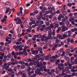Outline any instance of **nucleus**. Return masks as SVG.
<instances>
[{
	"instance_id": "obj_5",
	"label": "nucleus",
	"mask_w": 77,
	"mask_h": 77,
	"mask_svg": "<svg viewBox=\"0 0 77 77\" xmlns=\"http://www.w3.org/2000/svg\"><path fill=\"white\" fill-rule=\"evenodd\" d=\"M35 74H36L38 75H41V70L39 69H38L35 72Z\"/></svg>"
},
{
	"instance_id": "obj_51",
	"label": "nucleus",
	"mask_w": 77,
	"mask_h": 77,
	"mask_svg": "<svg viewBox=\"0 0 77 77\" xmlns=\"http://www.w3.org/2000/svg\"><path fill=\"white\" fill-rule=\"evenodd\" d=\"M24 11L25 12V14H28L29 13V11H27H27H26V10H24Z\"/></svg>"
},
{
	"instance_id": "obj_19",
	"label": "nucleus",
	"mask_w": 77,
	"mask_h": 77,
	"mask_svg": "<svg viewBox=\"0 0 77 77\" xmlns=\"http://www.w3.org/2000/svg\"><path fill=\"white\" fill-rule=\"evenodd\" d=\"M73 20H74V17H70V19H69V21L70 22H71Z\"/></svg>"
},
{
	"instance_id": "obj_55",
	"label": "nucleus",
	"mask_w": 77,
	"mask_h": 77,
	"mask_svg": "<svg viewBox=\"0 0 77 77\" xmlns=\"http://www.w3.org/2000/svg\"><path fill=\"white\" fill-rule=\"evenodd\" d=\"M45 60H48V59H49V58H48V56H47L45 57Z\"/></svg>"
},
{
	"instance_id": "obj_56",
	"label": "nucleus",
	"mask_w": 77,
	"mask_h": 77,
	"mask_svg": "<svg viewBox=\"0 0 77 77\" xmlns=\"http://www.w3.org/2000/svg\"><path fill=\"white\" fill-rule=\"evenodd\" d=\"M28 74L29 75H32V73L31 72L28 71Z\"/></svg>"
},
{
	"instance_id": "obj_52",
	"label": "nucleus",
	"mask_w": 77,
	"mask_h": 77,
	"mask_svg": "<svg viewBox=\"0 0 77 77\" xmlns=\"http://www.w3.org/2000/svg\"><path fill=\"white\" fill-rule=\"evenodd\" d=\"M63 36L64 38H66L68 36V35H66L65 34H63Z\"/></svg>"
},
{
	"instance_id": "obj_44",
	"label": "nucleus",
	"mask_w": 77,
	"mask_h": 77,
	"mask_svg": "<svg viewBox=\"0 0 77 77\" xmlns=\"http://www.w3.org/2000/svg\"><path fill=\"white\" fill-rule=\"evenodd\" d=\"M50 62H55V60L54 59H52L51 60H50Z\"/></svg>"
},
{
	"instance_id": "obj_57",
	"label": "nucleus",
	"mask_w": 77,
	"mask_h": 77,
	"mask_svg": "<svg viewBox=\"0 0 77 77\" xmlns=\"http://www.w3.org/2000/svg\"><path fill=\"white\" fill-rule=\"evenodd\" d=\"M11 54L12 55V56H14L15 55V53L14 51H12L11 53Z\"/></svg>"
},
{
	"instance_id": "obj_4",
	"label": "nucleus",
	"mask_w": 77,
	"mask_h": 77,
	"mask_svg": "<svg viewBox=\"0 0 77 77\" xmlns=\"http://www.w3.org/2000/svg\"><path fill=\"white\" fill-rule=\"evenodd\" d=\"M2 50V49L0 48V51H1ZM4 56H5V54L4 53H2L0 52V59L3 60Z\"/></svg>"
},
{
	"instance_id": "obj_35",
	"label": "nucleus",
	"mask_w": 77,
	"mask_h": 77,
	"mask_svg": "<svg viewBox=\"0 0 77 77\" xmlns=\"http://www.w3.org/2000/svg\"><path fill=\"white\" fill-rule=\"evenodd\" d=\"M24 47V46H20V47H19V50L20 51H21V50H23V48H22V47Z\"/></svg>"
},
{
	"instance_id": "obj_3",
	"label": "nucleus",
	"mask_w": 77,
	"mask_h": 77,
	"mask_svg": "<svg viewBox=\"0 0 77 77\" xmlns=\"http://www.w3.org/2000/svg\"><path fill=\"white\" fill-rule=\"evenodd\" d=\"M48 9H49V12L50 14H51L55 11V9L54 7H52V8L48 7Z\"/></svg>"
},
{
	"instance_id": "obj_58",
	"label": "nucleus",
	"mask_w": 77,
	"mask_h": 77,
	"mask_svg": "<svg viewBox=\"0 0 77 77\" xmlns=\"http://www.w3.org/2000/svg\"><path fill=\"white\" fill-rule=\"evenodd\" d=\"M42 48H38V51H42Z\"/></svg>"
},
{
	"instance_id": "obj_7",
	"label": "nucleus",
	"mask_w": 77,
	"mask_h": 77,
	"mask_svg": "<svg viewBox=\"0 0 77 77\" xmlns=\"http://www.w3.org/2000/svg\"><path fill=\"white\" fill-rule=\"evenodd\" d=\"M62 30L63 32H65L68 29V27H66L65 26H62Z\"/></svg>"
},
{
	"instance_id": "obj_21",
	"label": "nucleus",
	"mask_w": 77,
	"mask_h": 77,
	"mask_svg": "<svg viewBox=\"0 0 77 77\" xmlns=\"http://www.w3.org/2000/svg\"><path fill=\"white\" fill-rule=\"evenodd\" d=\"M45 39L44 41L47 42H48V40L49 39L48 38V37H46V36H45Z\"/></svg>"
},
{
	"instance_id": "obj_20",
	"label": "nucleus",
	"mask_w": 77,
	"mask_h": 77,
	"mask_svg": "<svg viewBox=\"0 0 77 77\" xmlns=\"http://www.w3.org/2000/svg\"><path fill=\"white\" fill-rule=\"evenodd\" d=\"M44 70L45 71H46L48 72H50V69H45Z\"/></svg>"
},
{
	"instance_id": "obj_50",
	"label": "nucleus",
	"mask_w": 77,
	"mask_h": 77,
	"mask_svg": "<svg viewBox=\"0 0 77 77\" xmlns=\"http://www.w3.org/2000/svg\"><path fill=\"white\" fill-rule=\"evenodd\" d=\"M46 24L48 26H49V25L50 24V23L49 22H47L46 23Z\"/></svg>"
},
{
	"instance_id": "obj_63",
	"label": "nucleus",
	"mask_w": 77,
	"mask_h": 77,
	"mask_svg": "<svg viewBox=\"0 0 77 77\" xmlns=\"http://www.w3.org/2000/svg\"><path fill=\"white\" fill-rule=\"evenodd\" d=\"M46 17H42V19L43 20H45Z\"/></svg>"
},
{
	"instance_id": "obj_13",
	"label": "nucleus",
	"mask_w": 77,
	"mask_h": 77,
	"mask_svg": "<svg viewBox=\"0 0 77 77\" xmlns=\"http://www.w3.org/2000/svg\"><path fill=\"white\" fill-rule=\"evenodd\" d=\"M64 59H66V60H67V61H69V57H67L66 56V55L64 56Z\"/></svg>"
},
{
	"instance_id": "obj_54",
	"label": "nucleus",
	"mask_w": 77,
	"mask_h": 77,
	"mask_svg": "<svg viewBox=\"0 0 77 77\" xmlns=\"http://www.w3.org/2000/svg\"><path fill=\"white\" fill-rule=\"evenodd\" d=\"M16 24H22V22L17 21L16 22Z\"/></svg>"
},
{
	"instance_id": "obj_9",
	"label": "nucleus",
	"mask_w": 77,
	"mask_h": 77,
	"mask_svg": "<svg viewBox=\"0 0 77 77\" xmlns=\"http://www.w3.org/2000/svg\"><path fill=\"white\" fill-rule=\"evenodd\" d=\"M47 37H48V38L49 39H52L53 38L51 37V32H50L49 33L48 36H47Z\"/></svg>"
},
{
	"instance_id": "obj_45",
	"label": "nucleus",
	"mask_w": 77,
	"mask_h": 77,
	"mask_svg": "<svg viewBox=\"0 0 77 77\" xmlns=\"http://www.w3.org/2000/svg\"><path fill=\"white\" fill-rule=\"evenodd\" d=\"M61 75L62 76H64V75H65V73L63 71L62 72Z\"/></svg>"
},
{
	"instance_id": "obj_30",
	"label": "nucleus",
	"mask_w": 77,
	"mask_h": 77,
	"mask_svg": "<svg viewBox=\"0 0 77 77\" xmlns=\"http://www.w3.org/2000/svg\"><path fill=\"white\" fill-rule=\"evenodd\" d=\"M55 42H56L55 43L58 44L59 43L60 41L59 39H57L55 40Z\"/></svg>"
},
{
	"instance_id": "obj_59",
	"label": "nucleus",
	"mask_w": 77,
	"mask_h": 77,
	"mask_svg": "<svg viewBox=\"0 0 77 77\" xmlns=\"http://www.w3.org/2000/svg\"><path fill=\"white\" fill-rule=\"evenodd\" d=\"M13 37L12 38V39L14 40V39L16 38V36H15V35H13Z\"/></svg>"
},
{
	"instance_id": "obj_2",
	"label": "nucleus",
	"mask_w": 77,
	"mask_h": 77,
	"mask_svg": "<svg viewBox=\"0 0 77 77\" xmlns=\"http://www.w3.org/2000/svg\"><path fill=\"white\" fill-rule=\"evenodd\" d=\"M42 61H41L40 62V63L39 64V62L38 61V60L36 61V63H34L35 65H36L37 64V67H41L42 66Z\"/></svg>"
},
{
	"instance_id": "obj_18",
	"label": "nucleus",
	"mask_w": 77,
	"mask_h": 77,
	"mask_svg": "<svg viewBox=\"0 0 77 77\" xmlns=\"http://www.w3.org/2000/svg\"><path fill=\"white\" fill-rule=\"evenodd\" d=\"M42 64L41 67H40V68H46V66H45V64H43V63L42 62Z\"/></svg>"
},
{
	"instance_id": "obj_46",
	"label": "nucleus",
	"mask_w": 77,
	"mask_h": 77,
	"mask_svg": "<svg viewBox=\"0 0 77 77\" xmlns=\"http://www.w3.org/2000/svg\"><path fill=\"white\" fill-rule=\"evenodd\" d=\"M13 71V69H9L8 70V72H11V71Z\"/></svg>"
},
{
	"instance_id": "obj_12",
	"label": "nucleus",
	"mask_w": 77,
	"mask_h": 77,
	"mask_svg": "<svg viewBox=\"0 0 77 77\" xmlns=\"http://www.w3.org/2000/svg\"><path fill=\"white\" fill-rule=\"evenodd\" d=\"M42 38L41 39V41H43L45 40L44 38H45V35H42Z\"/></svg>"
},
{
	"instance_id": "obj_40",
	"label": "nucleus",
	"mask_w": 77,
	"mask_h": 77,
	"mask_svg": "<svg viewBox=\"0 0 77 77\" xmlns=\"http://www.w3.org/2000/svg\"><path fill=\"white\" fill-rule=\"evenodd\" d=\"M21 68L22 69H24L26 67L25 66V65H22L21 66Z\"/></svg>"
},
{
	"instance_id": "obj_27",
	"label": "nucleus",
	"mask_w": 77,
	"mask_h": 77,
	"mask_svg": "<svg viewBox=\"0 0 77 77\" xmlns=\"http://www.w3.org/2000/svg\"><path fill=\"white\" fill-rule=\"evenodd\" d=\"M37 38H41V37H42V36L41 35H40V34H39V35H37Z\"/></svg>"
},
{
	"instance_id": "obj_24",
	"label": "nucleus",
	"mask_w": 77,
	"mask_h": 77,
	"mask_svg": "<svg viewBox=\"0 0 77 77\" xmlns=\"http://www.w3.org/2000/svg\"><path fill=\"white\" fill-rule=\"evenodd\" d=\"M57 39L58 38H59L60 39H61L62 38V35H60V34H58L57 35Z\"/></svg>"
},
{
	"instance_id": "obj_26",
	"label": "nucleus",
	"mask_w": 77,
	"mask_h": 77,
	"mask_svg": "<svg viewBox=\"0 0 77 77\" xmlns=\"http://www.w3.org/2000/svg\"><path fill=\"white\" fill-rule=\"evenodd\" d=\"M8 39H9V37L8 36H7L6 37V42H8Z\"/></svg>"
},
{
	"instance_id": "obj_42",
	"label": "nucleus",
	"mask_w": 77,
	"mask_h": 77,
	"mask_svg": "<svg viewBox=\"0 0 77 77\" xmlns=\"http://www.w3.org/2000/svg\"><path fill=\"white\" fill-rule=\"evenodd\" d=\"M33 63L32 62H30L29 63V65H30V66H33Z\"/></svg>"
},
{
	"instance_id": "obj_36",
	"label": "nucleus",
	"mask_w": 77,
	"mask_h": 77,
	"mask_svg": "<svg viewBox=\"0 0 77 77\" xmlns=\"http://www.w3.org/2000/svg\"><path fill=\"white\" fill-rule=\"evenodd\" d=\"M23 77H28L27 75V74L25 73H24V74L22 75Z\"/></svg>"
},
{
	"instance_id": "obj_14",
	"label": "nucleus",
	"mask_w": 77,
	"mask_h": 77,
	"mask_svg": "<svg viewBox=\"0 0 77 77\" xmlns=\"http://www.w3.org/2000/svg\"><path fill=\"white\" fill-rule=\"evenodd\" d=\"M59 24L55 23V26H54V29H56V27H59Z\"/></svg>"
},
{
	"instance_id": "obj_41",
	"label": "nucleus",
	"mask_w": 77,
	"mask_h": 77,
	"mask_svg": "<svg viewBox=\"0 0 77 77\" xmlns=\"http://www.w3.org/2000/svg\"><path fill=\"white\" fill-rule=\"evenodd\" d=\"M62 13L63 14V15H66V11H63Z\"/></svg>"
},
{
	"instance_id": "obj_39",
	"label": "nucleus",
	"mask_w": 77,
	"mask_h": 77,
	"mask_svg": "<svg viewBox=\"0 0 77 77\" xmlns=\"http://www.w3.org/2000/svg\"><path fill=\"white\" fill-rule=\"evenodd\" d=\"M24 64H25V66H29V64L27 63H25Z\"/></svg>"
},
{
	"instance_id": "obj_33",
	"label": "nucleus",
	"mask_w": 77,
	"mask_h": 77,
	"mask_svg": "<svg viewBox=\"0 0 77 77\" xmlns=\"http://www.w3.org/2000/svg\"><path fill=\"white\" fill-rule=\"evenodd\" d=\"M59 16L61 18H64V16H63L62 14H60Z\"/></svg>"
},
{
	"instance_id": "obj_8",
	"label": "nucleus",
	"mask_w": 77,
	"mask_h": 77,
	"mask_svg": "<svg viewBox=\"0 0 77 77\" xmlns=\"http://www.w3.org/2000/svg\"><path fill=\"white\" fill-rule=\"evenodd\" d=\"M15 64H17V63H15L14 62H10L8 63V65H9V66H11V65H15Z\"/></svg>"
},
{
	"instance_id": "obj_64",
	"label": "nucleus",
	"mask_w": 77,
	"mask_h": 77,
	"mask_svg": "<svg viewBox=\"0 0 77 77\" xmlns=\"http://www.w3.org/2000/svg\"><path fill=\"white\" fill-rule=\"evenodd\" d=\"M19 73H20V74H21L22 75H23V74H24V73L22 71H20Z\"/></svg>"
},
{
	"instance_id": "obj_49",
	"label": "nucleus",
	"mask_w": 77,
	"mask_h": 77,
	"mask_svg": "<svg viewBox=\"0 0 77 77\" xmlns=\"http://www.w3.org/2000/svg\"><path fill=\"white\" fill-rule=\"evenodd\" d=\"M17 69V67L16 66L14 68V71H16Z\"/></svg>"
},
{
	"instance_id": "obj_48",
	"label": "nucleus",
	"mask_w": 77,
	"mask_h": 77,
	"mask_svg": "<svg viewBox=\"0 0 77 77\" xmlns=\"http://www.w3.org/2000/svg\"><path fill=\"white\" fill-rule=\"evenodd\" d=\"M53 39H57V37H56L55 36H53Z\"/></svg>"
},
{
	"instance_id": "obj_62",
	"label": "nucleus",
	"mask_w": 77,
	"mask_h": 77,
	"mask_svg": "<svg viewBox=\"0 0 77 77\" xmlns=\"http://www.w3.org/2000/svg\"><path fill=\"white\" fill-rule=\"evenodd\" d=\"M57 19L58 20H59V21H60L61 20V18L59 16H58V17L57 18Z\"/></svg>"
},
{
	"instance_id": "obj_47",
	"label": "nucleus",
	"mask_w": 77,
	"mask_h": 77,
	"mask_svg": "<svg viewBox=\"0 0 77 77\" xmlns=\"http://www.w3.org/2000/svg\"><path fill=\"white\" fill-rule=\"evenodd\" d=\"M17 21L19 22H21V19L19 17H17Z\"/></svg>"
},
{
	"instance_id": "obj_43",
	"label": "nucleus",
	"mask_w": 77,
	"mask_h": 77,
	"mask_svg": "<svg viewBox=\"0 0 77 77\" xmlns=\"http://www.w3.org/2000/svg\"><path fill=\"white\" fill-rule=\"evenodd\" d=\"M27 62H31L32 61V60L30 59H29L27 60H26Z\"/></svg>"
},
{
	"instance_id": "obj_23",
	"label": "nucleus",
	"mask_w": 77,
	"mask_h": 77,
	"mask_svg": "<svg viewBox=\"0 0 77 77\" xmlns=\"http://www.w3.org/2000/svg\"><path fill=\"white\" fill-rule=\"evenodd\" d=\"M69 61H67V63H64V66H68V64H69Z\"/></svg>"
},
{
	"instance_id": "obj_25",
	"label": "nucleus",
	"mask_w": 77,
	"mask_h": 77,
	"mask_svg": "<svg viewBox=\"0 0 77 77\" xmlns=\"http://www.w3.org/2000/svg\"><path fill=\"white\" fill-rule=\"evenodd\" d=\"M75 62H73V65H74V63L75 64H77V58H76L75 60Z\"/></svg>"
},
{
	"instance_id": "obj_6",
	"label": "nucleus",
	"mask_w": 77,
	"mask_h": 77,
	"mask_svg": "<svg viewBox=\"0 0 77 77\" xmlns=\"http://www.w3.org/2000/svg\"><path fill=\"white\" fill-rule=\"evenodd\" d=\"M38 55H36L35 56L34 58V60H33V63H36V61H37L38 60Z\"/></svg>"
},
{
	"instance_id": "obj_38",
	"label": "nucleus",
	"mask_w": 77,
	"mask_h": 77,
	"mask_svg": "<svg viewBox=\"0 0 77 77\" xmlns=\"http://www.w3.org/2000/svg\"><path fill=\"white\" fill-rule=\"evenodd\" d=\"M69 67H66L65 68V70L66 71H69Z\"/></svg>"
},
{
	"instance_id": "obj_11",
	"label": "nucleus",
	"mask_w": 77,
	"mask_h": 77,
	"mask_svg": "<svg viewBox=\"0 0 77 77\" xmlns=\"http://www.w3.org/2000/svg\"><path fill=\"white\" fill-rule=\"evenodd\" d=\"M38 50H34L32 52V54H35H35H38Z\"/></svg>"
},
{
	"instance_id": "obj_32",
	"label": "nucleus",
	"mask_w": 77,
	"mask_h": 77,
	"mask_svg": "<svg viewBox=\"0 0 77 77\" xmlns=\"http://www.w3.org/2000/svg\"><path fill=\"white\" fill-rule=\"evenodd\" d=\"M13 48L15 49V51H18V48H17V46L14 45L13 46Z\"/></svg>"
},
{
	"instance_id": "obj_16",
	"label": "nucleus",
	"mask_w": 77,
	"mask_h": 77,
	"mask_svg": "<svg viewBox=\"0 0 77 77\" xmlns=\"http://www.w3.org/2000/svg\"><path fill=\"white\" fill-rule=\"evenodd\" d=\"M59 24L60 25L63 26L65 25V23H64L62 21H61L59 23Z\"/></svg>"
},
{
	"instance_id": "obj_17",
	"label": "nucleus",
	"mask_w": 77,
	"mask_h": 77,
	"mask_svg": "<svg viewBox=\"0 0 77 77\" xmlns=\"http://www.w3.org/2000/svg\"><path fill=\"white\" fill-rule=\"evenodd\" d=\"M36 18L37 20H41V17L40 16H36Z\"/></svg>"
},
{
	"instance_id": "obj_61",
	"label": "nucleus",
	"mask_w": 77,
	"mask_h": 77,
	"mask_svg": "<svg viewBox=\"0 0 77 77\" xmlns=\"http://www.w3.org/2000/svg\"><path fill=\"white\" fill-rule=\"evenodd\" d=\"M49 19H51L52 18H53V16H52V15H50L49 16Z\"/></svg>"
},
{
	"instance_id": "obj_10",
	"label": "nucleus",
	"mask_w": 77,
	"mask_h": 77,
	"mask_svg": "<svg viewBox=\"0 0 77 77\" xmlns=\"http://www.w3.org/2000/svg\"><path fill=\"white\" fill-rule=\"evenodd\" d=\"M67 33L68 34L67 35L68 36H69V37H71V35L72 34V32H71V31H67Z\"/></svg>"
},
{
	"instance_id": "obj_37",
	"label": "nucleus",
	"mask_w": 77,
	"mask_h": 77,
	"mask_svg": "<svg viewBox=\"0 0 77 77\" xmlns=\"http://www.w3.org/2000/svg\"><path fill=\"white\" fill-rule=\"evenodd\" d=\"M60 12V11L59 10H57V11H55V14H59Z\"/></svg>"
},
{
	"instance_id": "obj_29",
	"label": "nucleus",
	"mask_w": 77,
	"mask_h": 77,
	"mask_svg": "<svg viewBox=\"0 0 77 77\" xmlns=\"http://www.w3.org/2000/svg\"><path fill=\"white\" fill-rule=\"evenodd\" d=\"M10 11V8H7V10L5 11L6 14H7L8 13V11Z\"/></svg>"
},
{
	"instance_id": "obj_60",
	"label": "nucleus",
	"mask_w": 77,
	"mask_h": 77,
	"mask_svg": "<svg viewBox=\"0 0 77 77\" xmlns=\"http://www.w3.org/2000/svg\"><path fill=\"white\" fill-rule=\"evenodd\" d=\"M25 39H26L27 40H28V39H29V37H28V36H26L25 37Z\"/></svg>"
},
{
	"instance_id": "obj_15",
	"label": "nucleus",
	"mask_w": 77,
	"mask_h": 77,
	"mask_svg": "<svg viewBox=\"0 0 77 77\" xmlns=\"http://www.w3.org/2000/svg\"><path fill=\"white\" fill-rule=\"evenodd\" d=\"M24 61H22L21 60H20L19 61V63L21 64V65H24Z\"/></svg>"
},
{
	"instance_id": "obj_28",
	"label": "nucleus",
	"mask_w": 77,
	"mask_h": 77,
	"mask_svg": "<svg viewBox=\"0 0 77 77\" xmlns=\"http://www.w3.org/2000/svg\"><path fill=\"white\" fill-rule=\"evenodd\" d=\"M11 57H13V56H11V54H9L7 55V57H8V58H11Z\"/></svg>"
},
{
	"instance_id": "obj_22",
	"label": "nucleus",
	"mask_w": 77,
	"mask_h": 77,
	"mask_svg": "<svg viewBox=\"0 0 77 77\" xmlns=\"http://www.w3.org/2000/svg\"><path fill=\"white\" fill-rule=\"evenodd\" d=\"M5 5H8V6H10V5H11V4L9 2H7L5 3Z\"/></svg>"
},
{
	"instance_id": "obj_1",
	"label": "nucleus",
	"mask_w": 77,
	"mask_h": 77,
	"mask_svg": "<svg viewBox=\"0 0 77 77\" xmlns=\"http://www.w3.org/2000/svg\"><path fill=\"white\" fill-rule=\"evenodd\" d=\"M64 66V64L63 63H61L58 64V68H57L55 69V72L57 74L59 73V71H61L63 69V67Z\"/></svg>"
},
{
	"instance_id": "obj_53",
	"label": "nucleus",
	"mask_w": 77,
	"mask_h": 77,
	"mask_svg": "<svg viewBox=\"0 0 77 77\" xmlns=\"http://www.w3.org/2000/svg\"><path fill=\"white\" fill-rule=\"evenodd\" d=\"M58 44H57L56 43H55L54 44V47L55 48H57V45Z\"/></svg>"
},
{
	"instance_id": "obj_31",
	"label": "nucleus",
	"mask_w": 77,
	"mask_h": 77,
	"mask_svg": "<svg viewBox=\"0 0 77 77\" xmlns=\"http://www.w3.org/2000/svg\"><path fill=\"white\" fill-rule=\"evenodd\" d=\"M65 52L63 51L62 52V54L61 55V56L62 57H63V56H65Z\"/></svg>"
},
{
	"instance_id": "obj_34",
	"label": "nucleus",
	"mask_w": 77,
	"mask_h": 77,
	"mask_svg": "<svg viewBox=\"0 0 77 77\" xmlns=\"http://www.w3.org/2000/svg\"><path fill=\"white\" fill-rule=\"evenodd\" d=\"M38 16H40V17H43L42 15V13L41 12H39V14H38Z\"/></svg>"
}]
</instances>
